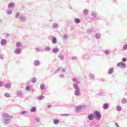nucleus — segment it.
Masks as SVG:
<instances>
[{
  "instance_id": "obj_1",
  "label": "nucleus",
  "mask_w": 127,
  "mask_h": 127,
  "mask_svg": "<svg viewBox=\"0 0 127 127\" xmlns=\"http://www.w3.org/2000/svg\"><path fill=\"white\" fill-rule=\"evenodd\" d=\"M118 67H120V68H122L123 69L126 68L127 67V65H126V64L123 63V62H120L119 63L117 64Z\"/></svg>"
},
{
  "instance_id": "obj_12",
  "label": "nucleus",
  "mask_w": 127,
  "mask_h": 127,
  "mask_svg": "<svg viewBox=\"0 0 127 127\" xmlns=\"http://www.w3.org/2000/svg\"><path fill=\"white\" fill-rule=\"evenodd\" d=\"M52 42H53V43H54V44H55V43H56V42H57V40L56 39V38H53Z\"/></svg>"
},
{
  "instance_id": "obj_14",
  "label": "nucleus",
  "mask_w": 127,
  "mask_h": 127,
  "mask_svg": "<svg viewBox=\"0 0 127 127\" xmlns=\"http://www.w3.org/2000/svg\"><path fill=\"white\" fill-rule=\"evenodd\" d=\"M35 66H38V65H39V62H38V61H36L35 62Z\"/></svg>"
},
{
  "instance_id": "obj_13",
  "label": "nucleus",
  "mask_w": 127,
  "mask_h": 127,
  "mask_svg": "<svg viewBox=\"0 0 127 127\" xmlns=\"http://www.w3.org/2000/svg\"><path fill=\"white\" fill-rule=\"evenodd\" d=\"M75 21L76 23H79L80 22V19H79V18H75Z\"/></svg>"
},
{
  "instance_id": "obj_33",
  "label": "nucleus",
  "mask_w": 127,
  "mask_h": 127,
  "mask_svg": "<svg viewBox=\"0 0 127 127\" xmlns=\"http://www.w3.org/2000/svg\"><path fill=\"white\" fill-rule=\"evenodd\" d=\"M29 89H30L29 86H27V87L26 88V91H29Z\"/></svg>"
},
{
  "instance_id": "obj_3",
  "label": "nucleus",
  "mask_w": 127,
  "mask_h": 127,
  "mask_svg": "<svg viewBox=\"0 0 127 127\" xmlns=\"http://www.w3.org/2000/svg\"><path fill=\"white\" fill-rule=\"evenodd\" d=\"M74 94L75 96H79L80 95V91H79V89H77L76 91H75Z\"/></svg>"
},
{
  "instance_id": "obj_23",
  "label": "nucleus",
  "mask_w": 127,
  "mask_h": 127,
  "mask_svg": "<svg viewBox=\"0 0 127 127\" xmlns=\"http://www.w3.org/2000/svg\"><path fill=\"white\" fill-rule=\"evenodd\" d=\"M122 61H123V62H127V58H123L122 59Z\"/></svg>"
},
{
  "instance_id": "obj_11",
  "label": "nucleus",
  "mask_w": 127,
  "mask_h": 127,
  "mask_svg": "<svg viewBox=\"0 0 127 127\" xmlns=\"http://www.w3.org/2000/svg\"><path fill=\"white\" fill-rule=\"evenodd\" d=\"M108 108H109V105L108 104H105L104 105L103 108L104 109H108Z\"/></svg>"
},
{
  "instance_id": "obj_2",
  "label": "nucleus",
  "mask_w": 127,
  "mask_h": 127,
  "mask_svg": "<svg viewBox=\"0 0 127 127\" xmlns=\"http://www.w3.org/2000/svg\"><path fill=\"white\" fill-rule=\"evenodd\" d=\"M94 117L97 120H99L101 119V114L98 111L94 112Z\"/></svg>"
},
{
  "instance_id": "obj_39",
  "label": "nucleus",
  "mask_w": 127,
  "mask_h": 127,
  "mask_svg": "<svg viewBox=\"0 0 127 127\" xmlns=\"http://www.w3.org/2000/svg\"><path fill=\"white\" fill-rule=\"evenodd\" d=\"M57 27L58 26V25H56Z\"/></svg>"
},
{
  "instance_id": "obj_6",
  "label": "nucleus",
  "mask_w": 127,
  "mask_h": 127,
  "mask_svg": "<svg viewBox=\"0 0 127 127\" xmlns=\"http://www.w3.org/2000/svg\"><path fill=\"white\" fill-rule=\"evenodd\" d=\"M88 119L90 120V121H92L93 119H94V115L93 114H91L88 116Z\"/></svg>"
},
{
  "instance_id": "obj_15",
  "label": "nucleus",
  "mask_w": 127,
  "mask_h": 127,
  "mask_svg": "<svg viewBox=\"0 0 127 127\" xmlns=\"http://www.w3.org/2000/svg\"><path fill=\"white\" fill-rule=\"evenodd\" d=\"M59 123V121L57 120H55L54 121V124H55V125H57Z\"/></svg>"
},
{
  "instance_id": "obj_21",
  "label": "nucleus",
  "mask_w": 127,
  "mask_h": 127,
  "mask_svg": "<svg viewBox=\"0 0 127 127\" xmlns=\"http://www.w3.org/2000/svg\"><path fill=\"white\" fill-rule=\"evenodd\" d=\"M16 45L17 47H19V46H20V45H21V43H16Z\"/></svg>"
},
{
  "instance_id": "obj_28",
  "label": "nucleus",
  "mask_w": 127,
  "mask_h": 127,
  "mask_svg": "<svg viewBox=\"0 0 127 127\" xmlns=\"http://www.w3.org/2000/svg\"><path fill=\"white\" fill-rule=\"evenodd\" d=\"M11 13H12V11H11V10L7 12V14H11Z\"/></svg>"
},
{
  "instance_id": "obj_31",
  "label": "nucleus",
  "mask_w": 127,
  "mask_h": 127,
  "mask_svg": "<svg viewBox=\"0 0 127 127\" xmlns=\"http://www.w3.org/2000/svg\"><path fill=\"white\" fill-rule=\"evenodd\" d=\"M20 20H21V21H24L25 19L24 18H22V17H20Z\"/></svg>"
},
{
  "instance_id": "obj_16",
  "label": "nucleus",
  "mask_w": 127,
  "mask_h": 127,
  "mask_svg": "<svg viewBox=\"0 0 127 127\" xmlns=\"http://www.w3.org/2000/svg\"><path fill=\"white\" fill-rule=\"evenodd\" d=\"M74 88L75 89V90H79V89H78V86L76 84H73V85Z\"/></svg>"
},
{
  "instance_id": "obj_36",
  "label": "nucleus",
  "mask_w": 127,
  "mask_h": 127,
  "mask_svg": "<svg viewBox=\"0 0 127 127\" xmlns=\"http://www.w3.org/2000/svg\"><path fill=\"white\" fill-rule=\"evenodd\" d=\"M1 85H2V84L0 82V87H1Z\"/></svg>"
},
{
  "instance_id": "obj_32",
  "label": "nucleus",
  "mask_w": 127,
  "mask_h": 127,
  "mask_svg": "<svg viewBox=\"0 0 127 127\" xmlns=\"http://www.w3.org/2000/svg\"><path fill=\"white\" fill-rule=\"evenodd\" d=\"M33 83H35L36 82V78H34L32 80Z\"/></svg>"
},
{
  "instance_id": "obj_5",
  "label": "nucleus",
  "mask_w": 127,
  "mask_h": 127,
  "mask_svg": "<svg viewBox=\"0 0 127 127\" xmlns=\"http://www.w3.org/2000/svg\"><path fill=\"white\" fill-rule=\"evenodd\" d=\"M11 87V85L9 83H7L6 85H5V87L6 88V89H9Z\"/></svg>"
},
{
  "instance_id": "obj_10",
  "label": "nucleus",
  "mask_w": 127,
  "mask_h": 127,
  "mask_svg": "<svg viewBox=\"0 0 127 127\" xmlns=\"http://www.w3.org/2000/svg\"><path fill=\"white\" fill-rule=\"evenodd\" d=\"M122 104H127V99H126L125 98H124L122 101Z\"/></svg>"
},
{
  "instance_id": "obj_30",
  "label": "nucleus",
  "mask_w": 127,
  "mask_h": 127,
  "mask_svg": "<svg viewBox=\"0 0 127 127\" xmlns=\"http://www.w3.org/2000/svg\"><path fill=\"white\" fill-rule=\"evenodd\" d=\"M88 12H89V11H88V10H84L85 14H88Z\"/></svg>"
},
{
  "instance_id": "obj_18",
  "label": "nucleus",
  "mask_w": 127,
  "mask_h": 127,
  "mask_svg": "<svg viewBox=\"0 0 127 127\" xmlns=\"http://www.w3.org/2000/svg\"><path fill=\"white\" fill-rule=\"evenodd\" d=\"M117 111H121L122 110V107L121 106H117Z\"/></svg>"
},
{
  "instance_id": "obj_8",
  "label": "nucleus",
  "mask_w": 127,
  "mask_h": 127,
  "mask_svg": "<svg viewBox=\"0 0 127 127\" xmlns=\"http://www.w3.org/2000/svg\"><path fill=\"white\" fill-rule=\"evenodd\" d=\"M1 45H4L6 44V41L5 40H3L1 41Z\"/></svg>"
},
{
  "instance_id": "obj_7",
  "label": "nucleus",
  "mask_w": 127,
  "mask_h": 127,
  "mask_svg": "<svg viewBox=\"0 0 127 127\" xmlns=\"http://www.w3.org/2000/svg\"><path fill=\"white\" fill-rule=\"evenodd\" d=\"M14 5V3L13 2H11L8 4V7H12Z\"/></svg>"
},
{
  "instance_id": "obj_27",
  "label": "nucleus",
  "mask_w": 127,
  "mask_h": 127,
  "mask_svg": "<svg viewBox=\"0 0 127 127\" xmlns=\"http://www.w3.org/2000/svg\"><path fill=\"white\" fill-rule=\"evenodd\" d=\"M4 96H5V97H6L7 98L9 97V94H8V93H5L4 94Z\"/></svg>"
},
{
  "instance_id": "obj_20",
  "label": "nucleus",
  "mask_w": 127,
  "mask_h": 127,
  "mask_svg": "<svg viewBox=\"0 0 127 127\" xmlns=\"http://www.w3.org/2000/svg\"><path fill=\"white\" fill-rule=\"evenodd\" d=\"M45 87V86L44 85V84H41L40 86V89H41V90H43Z\"/></svg>"
},
{
  "instance_id": "obj_4",
  "label": "nucleus",
  "mask_w": 127,
  "mask_h": 127,
  "mask_svg": "<svg viewBox=\"0 0 127 127\" xmlns=\"http://www.w3.org/2000/svg\"><path fill=\"white\" fill-rule=\"evenodd\" d=\"M21 51V50H20V49H18L15 51V54H19V53H20Z\"/></svg>"
},
{
  "instance_id": "obj_17",
  "label": "nucleus",
  "mask_w": 127,
  "mask_h": 127,
  "mask_svg": "<svg viewBox=\"0 0 127 127\" xmlns=\"http://www.w3.org/2000/svg\"><path fill=\"white\" fill-rule=\"evenodd\" d=\"M36 108L35 107H32L31 109V112H35Z\"/></svg>"
},
{
  "instance_id": "obj_22",
  "label": "nucleus",
  "mask_w": 127,
  "mask_h": 127,
  "mask_svg": "<svg viewBox=\"0 0 127 127\" xmlns=\"http://www.w3.org/2000/svg\"><path fill=\"white\" fill-rule=\"evenodd\" d=\"M18 16H19V12H18V13H16V14H15L16 18H18Z\"/></svg>"
},
{
  "instance_id": "obj_37",
  "label": "nucleus",
  "mask_w": 127,
  "mask_h": 127,
  "mask_svg": "<svg viewBox=\"0 0 127 127\" xmlns=\"http://www.w3.org/2000/svg\"><path fill=\"white\" fill-rule=\"evenodd\" d=\"M73 81H76V79L73 78Z\"/></svg>"
},
{
  "instance_id": "obj_24",
  "label": "nucleus",
  "mask_w": 127,
  "mask_h": 127,
  "mask_svg": "<svg viewBox=\"0 0 127 127\" xmlns=\"http://www.w3.org/2000/svg\"><path fill=\"white\" fill-rule=\"evenodd\" d=\"M113 73V68H111L109 71V74H112Z\"/></svg>"
},
{
  "instance_id": "obj_9",
  "label": "nucleus",
  "mask_w": 127,
  "mask_h": 127,
  "mask_svg": "<svg viewBox=\"0 0 127 127\" xmlns=\"http://www.w3.org/2000/svg\"><path fill=\"white\" fill-rule=\"evenodd\" d=\"M58 51H59V49H53V53H57L58 52Z\"/></svg>"
},
{
  "instance_id": "obj_29",
  "label": "nucleus",
  "mask_w": 127,
  "mask_h": 127,
  "mask_svg": "<svg viewBox=\"0 0 127 127\" xmlns=\"http://www.w3.org/2000/svg\"><path fill=\"white\" fill-rule=\"evenodd\" d=\"M46 50L47 51H49V50H51V48H50V47H47V48H46Z\"/></svg>"
},
{
  "instance_id": "obj_38",
  "label": "nucleus",
  "mask_w": 127,
  "mask_h": 127,
  "mask_svg": "<svg viewBox=\"0 0 127 127\" xmlns=\"http://www.w3.org/2000/svg\"><path fill=\"white\" fill-rule=\"evenodd\" d=\"M4 116H6V114H4Z\"/></svg>"
},
{
  "instance_id": "obj_35",
  "label": "nucleus",
  "mask_w": 127,
  "mask_h": 127,
  "mask_svg": "<svg viewBox=\"0 0 127 127\" xmlns=\"http://www.w3.org/2000/svg\"><path fill=\"white\" fill-rule=\"evenodd\" d=\"M116 127H120V126H119V125H118V124H116Z\"/></svg>"
},
{
  "instance_id": "obj_25",
  "label": "nucleus",
  "mask_w": 127,
  "mask_h": 127,
  "mask_svg": "<svg viewBox=\"0 0 127 127\" xmlns=\"http://www.w3.org/2000/svg\"><path fill=\"white\" fill-rule=\"evenodd\" d=\"M44 96L42 95L40 96L39 98V100H42V99H44Z\"/></svg>"
},
{
  "instance_id": "obj_34",
  "label": "nucleus",
  "mask_w": 127,
  "mask_h": 127,
  "mask_svg": "<svg viewBox=\"0 0 127 127\" xmlns=\"http://www.w3.org/2000/svg\"><path fill=\"white\" fill-rule=\"evenodd\" d=\"M21 114H26V111H22V112H21Z\"/></svg>"
},
{
  "instance_id": "obj_19",
  "label": "nucleus",
  "mask_w": 127,
  "mask_h": 127,
  "mask_svg": "<svg viewBox=\"0 0 127 127\" xmlns=\"http://www.w3.org/2000/svg\"><path fill=\"white\" fill-rule=\"evenodd\" d=\"M123 50H127V45H125L123 46Z\"/></svg>"
},
{
  "instance_id": "obj_26",
  "label": "nucleus",
  "mask_w": 127,
  "mask_h": 127,
  "mask_svg": "<svg viewBox=\"0 0 127 127\" xmlns=\"http://www.w3.org/2000/svg\"><path fill=\"white\" fill-rule=\"evenodd\" d=\"M59 58H60V59H61V60H63L64 58L63 57V56H60L59 57Z\"/></svg>"
}]
</instances>
